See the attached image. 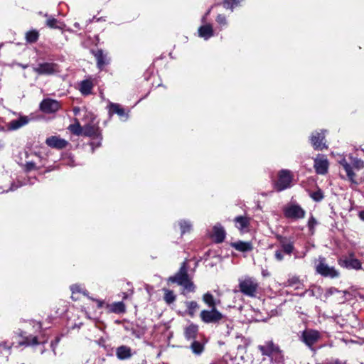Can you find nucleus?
<instances>
[{
    "mask_svg": "<svg viewBox=\"0 0 364 364\" xmlns=\"http://www.w3.org/2000/svg\"><path fill=\"white\" fill-rule=\"evenodd\" d=\"M283 213L286 218L297 220L305 217L306 211L296 203H289L283 208Z\"/></svg>",
    "mask_w": 364,
    "mask_h": 364,
    "instance_id": "nucleus-6",
    "label": "nucleus"
},
{
    "mask_svg": "<svg viewBox=\"0 0 364 364\" xmlns=\"http://www.w3.org/2000/svg\"><path fill=\"white\" fill-rule=\"evenodd\" d=\"M60 107L59 102L52 99L43 100L41 105L40 108L42 112L45 113H53L58 111Z\"/></svg>",
    "mask_w": 364,
    "mask_h": 364,
    "instance_id": "nucleus-10",
    "label": "nucleus"
},
{
    "mask_svg": "<svg viewBox=\"0 0 364 364\" xmlns=\"http://www.w3.org/2000/svg\"><path fill=\"white\" fill-rule=\"evenodd\" d=\"M164 300L165 301L171 304L176 300V296L174 295L173 291L164 289Z\"/></svg>",
    "mask_w": 364,
    "mask_h": 364,
    "instance_id": "nucleus-36",
    "label": "nucleus"
},
{
    "mask_svg": "<svg viewBox=\"0 0 364 364\" xmlns=\"http://www.w3.org/2000/svg\"><path fill=\"white\" fill-rule=\"evenodd\" d=\"M191 349L194 354L199 355L204 350V345L198 341H195L191 343Z\"/></svg>",
    "mask_w": 364,
    "mask_h": 364,
    "instance_id": "nucleus-32",
    "label": "nucleus"
},
{
    "mask_svg": "<svg viewBox=\"0 0 364 364\" xmlns=\"http://www.w3.org/2000/svg\"><path fill=\"white\" fill-rule=\"evenodd\" d=\"M223 316L216 308L210 310H202L200 314L201 321L205 323H217L222 320Z\"/></svg>",
    "mask_w": 364,
    "mask_h": 364,
    "instance_id": "nucleus-8",
    "label": "nucleus"
},
{
    "mask_svg": "<svg viewBox=\"0 0 364 364\" xmlns=\"http://www.w3.org/2000/svg\"><path fill=\"white\" fill-rule=\"evenodd\" d=\"M168 281L182 286L188 292H194L196 287L188 274L186 262H183L174 276L169 277Z\"/></svg>",
    "mask_w": 364,
    "mask_h": 364,
    "instance_id": "nucleus-1",
    "label": "nucleus"
},
{
    "mask_svg": "<svg viewBox=\"0 0 364 364\" xmlns=\"http://www.w3.org/2000/svg\"><path fill=\"white\" fill-rule=\"evenodd\" d=\"M68 129L77 136L82 135L83 127H81L77 119L75 120V123L68 127Z\"/></svg>",
    "mask_w": 364,
    "mask_h": 364,
    "instance_id": "nucleus-30",
    "label": "nucleus"
},
{
    "mask_svg": "<svg viewBox=\"0 0 364 364\" xmlns=\"http://www.w3.org/2000/svg\"><path fill=\"white\" fill-rule=\"evenodd\" d=\"M358 215H359V218H360V220L364 221V210L360 211Z\"/></svg>",
    "mask_w": 364,
    "mask_h": 364,
    "instance_id": "nucleus-50",
    "label": "nucleus"
},
{
    "mask_svg": "<svg viewBox=\"0 0 364 364\" xmlns=\"http://www.w3.org/2000/svg\"><path fill=\"white\" fill-rule=\"evenodd\" d=\"M108 109L109 114L110 115L114 114H117L120 117H124L126 115L124 108L122 107L121 105L117 103L109 102L108 105Z\"/></svg>",
    "mask_w": 364,
    "mask_h": 364,
    "instance_id": "nucleus-27",
    "label": "nucleus"
},
{
    "mask_svg": "<svg viewBox=\"0 0 364 364\" xmlns=\"http://www.w3.org/2000/svg\"><path fill=\"white\" fill-rule=\"evenodd\" d=\"M212 237L216 242H222L225 237L224 228L219 224L215 225L213 228Z\"/></svg>",
    "mask_w": 364,
    "mask_h": 364,
    "instance_id": "nucleus-21",
    "label": "nucleus"
},
{
    "mask_svg": "<svg viewBox=\"0 0 364 364\" xmlns=\"http://www.w3.org/2000/svg\"><path fill=\"white\" fill-rule=\"evenodd\" d=\"M239 4V0H224L223 6L226 9H230L232 11L233 8L237 6Z\"/></svg>",
    "mask_w": 364,
    "mask_h": 364,
    "instance_id": "nucleus-43",
    "label": "nucleus"
},
{
    "mask_svg": "<svg viewBox=\"0 0 364 364\" xmlns=\"http://www.w3.org/2000/svg\"><path fill=\"white\" fill-rule=\"evenodd\" d=\"M350 159L355 168L359 170L364 167V162L361 159L353 158L352 156H350Z\"/></svg>",
    "mask_w": 364,
    "mask_h": 364,
    "instance_id": "nucleus-42",
    "label": "nucleus"
},
{
    "mask_svg": "<svg viewBox=\"0 0 364 364\" xmlns=\"http://www.w3.org/2000/svg\"><path fill=\"white\" fill-rule=\"evenodd\" d=\"M269 358L272 362L277 364H282L284 362V356L280 349L277 350V352H275V353L271 355Z\"/></svg>",
    "mask_w": 364,
    "mask_h": 364,
    "instance_id": "nucleus-34",
    "label": "nucleus"
},
{
    "mask_svg": "<svg viewBox=\"0 0 364 364\" xmlns=\"http://www.w3.org/2000/svg\"><path fill=\"white\" fill-rule=\"evenodd\" d=\"M258 349L263 355L269 357L271 355L277 352L279 349V346L275 345L273 341H269L266 342L264 345H259Z\"/></svg>",
    "mask_w": 364,
    "mask_h": 364,
    "instance_id": "nucleus-15",
    "label": "nucleus"
},
{
    "mask_svg": "<svg viewBox=\"0 0 364 364\" xmlns=\"http://www.w3.org/2000/svg\"><path fill=\"white\" fill-rule=\"evenodd\" d=\"M203 301L210 309L216 308V305L220 304V300H215L210 292L203 294Z\"/></svg>",
    "mask_w": 364,
    "mask_h": 364,
    "instance_id": "nucleus-28",
    "label": "nucleus"
},
{
    "mask_svg": "<svg viewBox=\"0 0 364 364\" xmlns=\"http://www.w3.org/2000/svg\"><path fill=\"white\" fill-rule=\"evenodd\" d=\"M46 26L51 28H62V27L58 25L57 19L51 16L48 18L46 21Z\"/></svg>",
    "mask_w": 364,
    "mask_h": 364,
    "instance_id": "nucleus-40",
    "label": "nucleus"
},
{
    "mask_svg": "<svg viewBox=\"0 0 364 364\" xmlns=\"http://www.w3.org/2000/svg\"><path fill=\"white\" fill-rule=\"evenodd\" d=\"M40 342L38 341L36 336H29L24 338V340L20 342L21 345L25 346H35L39 344Z\"/></svg>",
    "mask_w": 364,
    "mask_h": 364,
    "instance_id": "nucleus-33",
    "label": "nucleus"
},
{
    "mask_svg": "<svg viewBox=\"0 0 364 364\" xmlns=\"http://www.w3.org/2000/svg\"><path fill=\"white\" fill-rule=\"evenodd\" d=\"M38 328H41V323H38Z\"/></svg>",
    "mask_w": 364,
    "mask_h": 364,
    "instance_id": "nucleus-53",
    "label": "nucleus"
},
{
    "mask_svg": "<svg viewBox=\"0 0 364 364\" xmlns=\"http://www.w3.org/2000/svg\"><path fill=\"white\" fill-rule=\"evenodd\" d=\"M116 355L119 360L129 359L132 356V349L127 346H120L116 349Z\"/></svg>",
    "mask_w": 364,
    "mask_h": 364,
    "instance_id": "nucleus-20",
    "label": "nucleus"
},
{
    "mask_svg": "<svg viewBox=\"0 0 364 364\" xmlns=\"http://www.w3.org/2000/svg\"><path fill=\"white\" fill-rule=\"evenodd\" d=\"M74 27L77 28V29H80V23L76 22L74 23Z\"/></svg>",
    "mask_w": 364,
    "mask_h": 364,
    "instance_id": "nucleus-52",
    "label": "nucleus"
},
{
    "mask_svg": "<svg viewBox=\"0 0 364 364\" xmlns=\"http://www.w3.org/2000/svg\"><path fill=\"white\" fill-rule=\"evenodd\" d=\"M70 288H71V291H73V293L80 291V288L79 285L75 284V285L71 286Z\"/></svg>",
    "mask_w": 364,
    "mask_h": 364,
    "instance_id": "nucleus-48",
    "label": "nucleus"
},
{
    "mask_svg": "<svg viewBox=\"0 0 364 364\" xmlns=\"http://www.w3.org/2000/svg\"><path fill=\"white\" fill-rule=\"evenodd\" d=\"M317 223H317L316 219L313 215H311L308 220L307 225H308L309 232L311 235H313L314 233V229H315V227L317 225Z\"/></svg>",
    "mask_w": 364,
    "mask_h": 364,
    "instance_id": "nucleus-41",
    "label": "nucleus"
},
{
    "mask_svg": "<svg viewBox=\"0 0 364 364\" xmlns=\"http://www.w3.org/2000/svg\"><path fill=\"white\" fill-rule=\"evenodd\" d=\"M39 38V33L37 30L33 29L26 33V40L27 43H36Z\"/></svg>",
    "mask_w": 364,
    "mask_h": 364,
    "instance_id": "nucleus-29",
    "label": "nucleus"
},
{
    "mask_svg": "<svg viewBox=\"0 0 364 364\" xmlns=\"http://www.w3.org/2000/svg\"><path fill=\"white\" fill-rule=\"evenodd\" d=\"M311 198L314 200L319 201L323 198V196L320 192H316L311 195Z\"/></svg>",
    "mask_w": 364,
    "mask_h": 364,
    "instance_id": "nucleus-45",
    "label": "nucleus"
},
{
    "mask_svg": "<svg viewBox=\"0 0 364 364\" xmlns=\"http://www.w3.org/2000/svg\"><path fill=\"white\" fill-rule=\"evenodd\" d=\"M277 239L279 242V249L274 253V258L278 262H282L284 259V254L291 255L296 252L294 242L290 238L282 235H277Z\"/></svg>",
    "mask_w": 364,
    "mask_h": 364,
    "instance_id": "nucleus-2",
    "label": "nucleus"
},
{
    "mask_svg": "<svg viewBox=\"0 0 364 364\" xmlns=\"http://www.w3.org/2000/svg\"><path fill=\"white\" fill-rule=\"evenodd\" d=\"M181 234L189 232L191 230L192 225L190 222L186 220H181L179 222Z\"/></svg>",
    "mask_w": 364,
    "mask_h": 364,
    "instance_id": "nucleus-39",
    "label": "nucleus"
},
{
    "mask_svg": "<svg viewBox=\"0 0 364 364\" xmlns=\"http://www.w3.org/2000/svg\"><path fill=\"white\" fill-rule=\"evenodd\" d=\"M341 294L342 295V298L341 299H339V301L343 303L346 301V299H345V294H346V291H341L339 290H338L336 288H333V287H331L330 289H328L326 291V295L327 296H331V295H333V294Z\"/></svg>",
    "mask_w": 364,
    "mask_h": 364,
    "instance_id": "nucleus-37",
    "label": "nucleus"
},
{
    "mask_svg": "<svg viewBox=\"0 0 364 364\" xmlns=\"http://www.w3.org/2000/svg\"><path fill=\"white\" fill-rule=\"evenodd\" d=\"M299 284H300V280L299 277L293 276L288 279V280L286 282L285 287H295L296 289H298Z\"/></svg>",
    "mask_w": 364,
    "mask_h": 364,
    "instance_id": "nucleus-38",
    "label": "nucleus"
},
{
    "mask_svg": "<svg viewBox=\"0 0 364 364\" xmlns=\"http://www.w3.org/2000/svg\"><path fill=\"white\" fill-rule=\"evenodd\" d=\"M198 331V326L194 323H191L188 326L184 331V335L186 339L196 338Z\"/></svg>",
    "mask_w": 364,
    "mask_h": 364,
    "instance_id": "nucleus-25",
    "label": "nucleus"
},
{
    "mask_svg": "<svg viewBox=\"0 0 364 364\" xmlns=\"http://www.w3.org/2000/svg\"><path fill=\"white\" fill-rule=\"evenodd\" d=\"M111 310L114 313L120 314L125 312V305L123 302H116L111 306Z\"/></svg>",
    "mask_w": 364,
    "mask_h": 364,
    "instance_id": "nucleus-35",
    "label": "nucleus"
},
{
    "mask_svg": "<svg viewBox=\"0 0 364 364\" xmlns=\"http://www.w3.org/2000/svg\"><path fill=\"white\" fill-rule=\"evenodd\" d=\"M216 21L218 23L222 25H225L227 23L225 17L220 14L217 16Z\"/></svg>",
    "mask_w": 364,
    "mask_h": 364,
    "instance_id": "nucleus-46",
    "label": "nucleus"
},
{
    "mask_svg": "<svg viewBox=\"0 0 364 364\" xmlns=\"http://www.w3.org/2000/svg\"><path fill=\"white\" fill-rule=\"evenodd\" d=\"M339 264L348 269H361V262L358 259L350 258L339 260Z\"/></svg>",
    "mask_w": 364,
    "mask_h": 364,
    "instance_id": "nucleus-19",
    "label": "nucleus"
},
{
    "mask_svg": "<svg viewBox=\"0 0 364 364\" xmlns=\"http://www.w3.org/2000/svg\"><path fill=\"white\" fill-rule=\"evenodd\" d=\"M46 144L50 148L63 149L65 148L68 142L57 136H51L46 140Z\"/></svg>",
    "mask_w": 364,
    "mask_h": 364,
    "instance_id": "nucleus-13",
    "label": "nucleus"
},
{
    "mask_svg": "<svg viewBox=\"0 0 364 364\" xmlns=\"http://www.w3.org/2000/svg\"><path fill=\"white\" fill-rule=\"evenodd\" d=\"M33 71L38 75H53L59 72V67L56 63H43L33 68Z\"/></svg>",
    "mask_w": 364,
    "mask_h": 364,
    "instance_id": "nucleus-9",
    "label": "nucleus"
},
{
    "mask_svg": "<svg viewBox=\"0 0 364 364\" xmlns=\"http://www.w3.org/2000/svg\"><path fill=\"white\" fill-rule=\"evenodd\" d=\"M210 364H228L226 358L225 357L223 358L222 360L214 361Z\"/></svg>",
    "mask_w": 364,
    "mask_h": 364,
    "instance_id": "nucleus-47",
    "label": "nucleus"
},
{
    "mask_svg": "<svg viewBox=\"0 0 364 364\" xmlns=\"http://www.w3.org/2000/svg\"><path fill=\"white\" fill-rule=\"evenodd\" d=\"M321 335L319 331L314 329H306L302 331L301 341L304 342L312 351L315 352L314 345L321 338Z\"/></svg>",
    "mask_w": 364,
    "mask_h": 364,
    "instance_id": "nucleus-7",
    "label": "nucleus"
},
{
    "mask_svg": "<svg viewBox=\"0 0 364 364\" xmlns=\"http://www.w3.org/2000/svg\"><path fill=\"white\" fill-rule=\"evenodd\" d=\"M198 34L200 37H202L205 40L210 38L213 36V30L211 25L206 24L200 26L198 28Z\"/></svg>",
    "mask_w": 364,
    "mask_h": 364,
    "instance_id": "nucleus-26",
    "label": "nucleus"
},
{
    "mask_svg": "<svg viewBox=\"0 0 364 364\" xmlns=\"http://www.w3.org/2000/svg\"><path fill=\"white\" fill-rule=\"evenodd\" d=\"M327 364H346V363H341L340 360L336 359V360H333L328 362Z\"/></svg>",
    "mask_w": 364,
    "mask_h": 364,
    "instance_id": "nucleus-49",
    "label": "nucleus"
},
{
    "mask_svg": "<svg viewBox=\"0 0 364 364\" xmlns=\"http://www.w3.org/2000/svg\"><path fill=\"white\" fill-rule=\"evenodd\" d=\"M93 87V80L91 78L85 79L79 83V91L82 95H89L92 93Z\"/></svg>",
    "mask_w": 364,
    "mask_h": 364,
    "instance_id": "nucleus-16",
    "label": "nucleus"
},
{
    "mask_svg": "<svg viewBox=\"0 0 364 364\" xmlns=\"http://www.w3.org/2000/svg\"><path fill=\"white\" fill-rule=\"evenodd\" d=\"M25 167H26V170L27 171H30L31 170L36 169V164L33 161L26 162Z\"/></svg>",
    "mask_w": 364,
    "mask_h": 364,
    "instance_id": "nucleus-44",
    "label": "nucleus"
},
{
    "mask_svg": "<svg viewBox=\"0 0 364 364\" xmlns=\"http://www.w3.org/2000/svg\"><path fill=\"white\" fill-rule=\"evenodd\" d=\"M187 313L191 317H193L196 311L199 308L198 303L195 301H187L186 303Z\"/></svg>",
    "mask_w": 364,
    "mask_h": 364,
    "instance_id": "nucleus-31",
    "label": "nucleus"
},
{
    "mask_svg": "<svg viewBox=\"0 0 364 364\" xmlns=\"http://www.w3.org/2000/svg\"><path fill=\"white\" fill-rule=\"evenodd\" d=\"M294 176L291 171L282 169L278 173V179L274 183L275 189L280 192L289 188L292 186Z\"/></svg>",
    "mask_w": 364,
    "mask_h": 364,
    "instance_id": "nucleus-4",
    "label": "nucleus"
},
{
    "mask_svg": "<svg viewBox=\"0 0 364 364\" xmlns=\"http://www.w3.org/2000/svg\"><path fill=\"white\" fill-rule=\"evenodd\" d=\"M95 57L97 60V67L100 70L103 69V68L109 63V60L102 50H97L95 53Z\"/></svg>",
    "mask_w": 364,
    "mask_h": 364,
    "instance_id": "nucleus-24",
    "label": "nucleus"
},
{
    "mask_svg": "<svg viewBox=\"0 0 364 364\" xmlns=\"http://www.w3.org/2000/svg\"><path fill=\"white\" fill-rule=\"evenodd\" d=\"M324 132L313 133L311 136V142L315 149L322 150L327 148L326 143L323 142L325 139Z\"/></svg>",
    "mask_w": 364,
    "mask_h": 364,
    "instance_id": "nucleus-12",
    "label": "nucleus"
},
{
    "mask_svg": "<svg viewBox=\"0 0 364 364\" xmlns=\"http://www.w3.org/2000/svg\"><path fill=\"white\" fill-rule=\"evenodd\" d=\"M80 112V108L79 107H74L73 109V112L75 115H77Z\"/></svg>",
    "mask_w": 364,
    "mask_h": 364,
    "instance_id": "nucleus-51",
    "label": "nucleus"
},
{
    "mask_svg": "<svg viewBox=\"0 0 364 364\" xmlns=\"http://www.w3.org/2000/svg\"><path fill=\"white\" fill-rule=\"evenodd\" d=\"M316 272L325 277L336 278L339 276V272L333 267L328 266L323 257H318L316 263Z\"/></svg>",
    "mask_w": 364,
    "mask_h": 364,
    "instance_id": "nucleus-5",
    "label": "nucleus"
},
{
    "mask_svg": "<svg viewBox=\"0 0 364 364\" xmlns=\"http://www.w3.org/2000/svg\"><path fill=\"white\" fill-rule=\"evenodd\" d=\"M28 121H29V119H28V117H26V116L21 117L20 118H18L17 119L11 120L9 123L8 127L11 130H16V129H18L22 127L23 126L27 124Z\"/></svg>",
    "mask_w": 364,
    "mask_h": 364,
    "instance_id": "nucleus-22",
    "label": "nucleus"
},
{
    "mask_svg": "<svg viewBox=\"0 0 364 364\" xmlns=\"http://www.w3.org/2000/svg\"><path fill=\"white\" fill-rule=\"evenodd\" d=\"M231 247L241 252H250L253 250V245L251 242L237 241L231 243Z\"/></svg>",
    "mask_w": 364,
    "mask_h": 364,
    "instance_id": "nucleus-18",
    "label": "nucleus"
},
{
    "mask_svg": "<svg viewBox=\"0 0 364 364\" xmlns=\"http://www.w3.org/2000/svg\"><path fill=\"white\" fill-rule=\"evenodd\" d=\"M250 218L245 216H237L234 219L235 227L241 232H248L249 226L250 225Z\"/></svg>",
    "mask_w": 364,
    "mask_h": 364,
    "instance_id": "nucleus-14",
    "label": "nucleus"
},
{
    "mask_svg": "<svg viewBox=\"0 0 364 364\" xmlns=\"http://www.w3.org/2000/svg\"><path fill=\"white\" fill-rule=\"evenodd\" d=\"M339 164L343 166L344 168L348 180L354 184H358V182L355 180V173L353 171L352 166L348 163L346 159H342L339 161Z\"/></svg>",
    "mask_w": 364,
    "mask_h": 364,
    "instance_id": "nucleus-17",
    "label": "nucleus"
},
{
    "mask_svg": "<svg viewBox=\"0 0 364 364\" xmlns=\"http://www.w3.org/2000/svg\"><path fill=\"white\" fill-rule=\"evenodd\" d=\"M314 167L316 173L324 175L328 172V161L324 156H318L314 159Z\"/></svg>",
    "mask_w": 364,
    "mask_h": 364,
    "instance_id": "nucleus-11",
    "label": "nucleus"
},
{
    "mask_svg": "<svg viewBox=\"0 0 364 364\" xmlns=\"http://www.w3.org/2000/svg\"><path fill=\"white\" fill-rule=\"evenodd\" d=\"M100 134L97 126L92 124H87L83 126L82 135L86 136H97Z\"/></svg>",
    "mask_w": 364,
    "mask_h": 364,
    "instance_id": "nucleus-23",
    "label": "nucleus"
},
{
    "mask_svg": "<svg viewBox=\"0 0 364 364\" xmlns=\"http://www.w3.org/2000/svg\"><path fill=\"white\" fill-rule=\"evenodd\" d=\"M239 291L249 297H256L258 293L259 283L254 277L246 276L238 280Z\"/></svg>",
    "mask_w": 364,
    "mask_h": 364,
    "instance_id": "nucleus-3",
    "label": "nucleus"
}]
</instances>
